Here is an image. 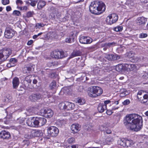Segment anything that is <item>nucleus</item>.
Instances as JSON below:
<instances>
[{
  "label": "nucleus",
  "mask_w": 148,
  "mask_h": 148,
  "mask_svg": "<svg viewBox=\"0 0 148 148\" xmlns=\"http://www.w3.org/2000/svg\"><path fill=\"white\" fill-rule=\"evenodd\" d=\"M142 119L141 116L136 114H127L124 119V124L127 129L137 132L142 128Z\"/></svg>",
  "instance_id": "f257e3e1"
},
{
  "label": "nucleus",
  "mask_w": 148,
  "mask_h": 148,
  "mask_svg": "<svg viewBox=\"0 0 148 148\" xmlns=\"http://www.w3.org/2000/svg\"><path fill=\"white\" fill-rule=\"evenodd\" d=\"M102 93V89L98 86H93L92 88H90L88 91L89 96L93 97H96L100 96Z\"/></svg>",
  "instance_id": "f03ea898"
},
{
  "label": "nucleus",
  "mask_w": 148,
  "mask_h": 148,
  "mask_svg": "<svg viewBox=\"0 0 148 148\" xmlns=\"http://www.w3.org/2000/svg\"><path fill=\"white\" fill-rule=\"evenodd\" d=\"M42 134L41 130H29L25 135L27 138H31L35 137H39Z\"/></svg>",
  "instance_id": "7ed1b4c3"
},
{
  "label": "nucleus",
  "mask_w": 148,
  "mask_h": 148,
  "mask_svg": "<svg viewBox=\"0 0 148 148\" xmlns=\"http://www.w3.org/2000/svg\"><path fill=\"white\" fill-rule=\"evenodd\" d=\"M49 87L50 92H49V94L47 92H45L44 94L46 95V96H45V97H47L49 98L56 92V81L54 80L53 81L50 83Z\"/></svg>",
  "instance_id": "20e7f679"
},
{
  "label": "nucleus",
  "mask_w": 148,
  "mask_h": 148,
  "mask_svg": "<svg viewBox=\"0 0 148 148\" xmlns=\"http://www.w3.org/2000/svg\"><path fill=\"white\" fill-rule=\"evenodd\" d=\"M118 19V16L115 13L109 14L106 18V21L109 25H111L116 23Z\"/></svg>",
  "instance_id": "39448f33"
},
{
  "label": "nucleus",
  "mask_w": 148,
  "mask_h": 148,
  "mask_svg": "<svg viewBox=\"0 0 148 148\" xmlns=\"http://www.w3.org/2000/svg\"><path fill=\"white\" fill-rule=\"evenodd\" d=\"M50 56L52 58L58 59L63 58L64 57V53L63 51L55 50L51 52Z\"/></svg>",
  "instance_id": "423d86ee"
},
{
  "label": "nucleus",
  "mask_w": 148,
  "mask_h": 148,
  "mask_svg": "<svg viewBox=\"0 0 148 148\" xmlns=\"http://www.w3.org/2000/svg\"><path fill=\"white\" fill-rule=\"evenodd\" d=\"M48 134L51 137L56 136L59 133V130L56 127L54 126H51L47 129Z\"/></svg>",
  "instance_id": "0eeeda50"
},
{
  "label": "nucleus",
  "mask_w": 148,
  "mask_h": 148,
  "mask_svg": "<svg viewBox=\"0 0 148 148\" xmlns=\"http://www.w3.org/2000/svg\"><path fill=\"white\" fill-rule=\"evenodd\" d=\"M63 106L62 109L64 111L70 110L74 109L75 104L74 103L68 102H65L64 103H60L59 106Z\"/></svg>",
  "instance_id": "6e6552de"
},
{
  "label": "nucleus",
  "mask_w": 148,
  "mask_h": 148,
  "mask_svg": "<svg viewBox=\"0 0 148 148\" xmlns=\"http://www.w3.org/2000/svg\"><path fill=\"white\" fill-rule=\"evenodd\" d=\"M46 122V119L43 117H36L35 119V123L36 126H42L44 125Z\"/></svg>",
  "instance_id": "1a4fd4ad"
},
{
  "label": "nucleus",
  "mask_w": 148,
  "mask_h": 148,
  "mask_svg": "<svg viewBox=\"0 0 148 148\" xmlns=\"http://www.w3.org/2000/svg\"><path fill=\"white\" fill-rule=\"evenodd\" d=\"M15 32V31L13 29L9 28H7L5 32L4 36L6 38H11L14 36Z\"/></svg>",
  "instance_id": "9d476101"
},
{
  "label": "nucleus",
  "mask_w": 148,
  "mask_h": 148,
  "mask_svg": "<svg viewBox=\"0 0 148 148\" xmlns=\"http://www.w3.org/2000/svg\"><path fill=\"white\" fill-rule=\"evenodd\" d=\"M97 7V10L98 12H100V13H101L104 12L106 9V6L105 3L102 1L96 2Z\"/></svg>",
  "instance_id": "9b49d317"
},
{
  "label": "nucleus",
  "mask_w": 148,
  "mask_h": 148,
  "mask_svg": "<svg viewBox=\"0 0 148 148\" xmlns=\"http://www.w3.org/2000/svg\"><path fill=\"white\" fill-rule=\"evenodd\" d=\"M43 116L46 118H51L53 114V112L52 110L48 108H44L42 112Z\"/></svg>",
  "instance_id": "f8f14e48"
},
{
  "label": "nucleus",
  "mask_w": 148,
  "mask_h": 148,
  "mask_svg": "<svg viewBox=\"0 0 148 148\" xmlns=\"http://www.w3.org/2000/svg\"><path fill=\"white\" fill-rule=\"evenodd\" d=\"M136 68V65L133 64L125 63L124 64V71L129 72L135 70Z\"/></svg>",
  "instance_id": "ddd939ff"
},
{
  "label": "nucleus",
  "mask_w": 148,
  "mask_h": 148,
  "mask_svg": "<svg viewBox=\"0 0 148 148\" xmlns=\"http://www.w3.org/2000/svg\"><path fill=\"white\" fill-rule=\"evenodd\" d=\"M97 5L96 2H92L89 6V10L92 14H98V13H99L97 10Z\"/></svg>",
  "instance_id": "4468645a"
},
{
  "label": "nucleus",
  "mask_w": 148,
  "mask_h": 148,
  "mask_svg": "<svg viewBox=\"0 0 148 148\" xmlns=\"http://www.w3.org/2000/svg\"><path fill=\"white\" fill-rule=\"evenodd\" d=\"M42 98L41 94L39 93L32 94L29 97V99L32 101H36Z\"/></svg>",
  "instance_id": "2eb2a0df"
},
{
  "label": "nucleus",
  "mask_w": 148,
  "mask_h": 148,
  "mask_svg": "<svg viewBox=\"0 0 148 148\" xmlns=\"http://www.w3.org/2000/svg\"><path fill=\"white\" fill-rule=\"evenodd\" d=\"M0 138L3 139L8 140L11 138V135L9 132L5 130L0 132Z\"/></svg>",
  "instance_id": "dca6fc26"
},
{
  "label": "nucleus",
  "mask_w": 148,
  "mask_h": 148,
  "mask_svg": "<svg viewBox=\"0 0 148 148\" xmlns=\"http://www.w3.org/2000/svg\"><path fill=\"white\" fill-rule=\"evenodd\" d=\"M32 65L31 64L25 65L22 68L23 72L24 74H30L32 72Z\"/></svg>",
  "instance_id": "f3484780"
},
{
  "label": "nucleus",
  "mask_w": 148,
  "mask_h": 148,
  "mask_svg": "<svg viewBox=\"0 0 148 148\" xmlns=\"http://www.w3.org/2000/svg\"><path fill=\"white\" fill-rule=\"evenodd\" d=\"M80 42L83 44H90L92 42L89 37L87 36H82L79 38Z\"/></svg>",
  "instance_id": "a211bd4d"
},
{
  "label": "nucleus",
  "mask_w": 148,
  "mask_h": 148,
  "mask_svg": "<svg viewBox=\"0 0 148 148\" xmlns=\"http://www.w3.org/2000/svg\"><path fill=\"white\" fill-rule=\"evenodd\" d=\"M80 127L78 124H73L71 127L72 133L73 134L78 132L80 130Z\"/></svg>",
  "instance_id": "6ab92c4d"
},
{
  "label": "nucleus",
  "mask_w": 148,
  "mask_h": 148,
  "mask_svg": "<svg viewBox=\"0 0 148 148\" xmlns=\"http://www.w3.org/2000/svg\"><path fill=\"white\" fill-rule=\"evenodd\" d=\"M140 102L145 105H148V94H145L142 97H139Z\"/></svg>",
  "instance_id": "aec40b11"
},
{
  "label": "nucleus",
  "mask_w": 148,
  "mask_h": 148,
  "mask_svg": "<svg viewBox=\"0 0 148 148\" xmlns=\"http://www.w3.org/2000/svg\"><path fill=\"white\" fill-rule=\"evenodd\" d=\"M35 119L34 117H30L27 119L26 121V123L27 125L31 127L36 126L35 123Z\"/></svg>",
  "instance_id": "412c9836"
},
{
  "label": "nucleus",
  "mask_w": 148,
  "mask_h": 148,
  "mask_svg": "<svg viewBox=\"0 0 148 148\" xmlns=\"http://www.w3.org/2000/svg\"><path fill=\"white\" fill-rule=\"evenodd\" d=\"M127 56L132 62H135L137 60V59L136 57L135 53L132 52L130 51L127 54Z\"/></svg>",
  "instance_id": "4be33fe9"
},
{
  "label": "nucleus",
  "mask_w": 148,
  "mask_h": 148,
  "mask_svg": "<svg viewBox=\"0 0 148 148\" xmlns=\"http://www.w3.org/2000/svg\"><path fill=\"white\" fill-rule=\"evenodd\" d=\"M13 88L14 89H16L18 87L20 83L19 79L17 77H15L13 79Z\"/></svg>",
  "instance_id": "5701e85b"
},
{
  "label": "nucleus",
  "mask_w": 148,
  "mask_h": 148,
  "mask_svg": "<svg viewBox=\"0 0 148 148\" xmlns=\"http://www.w3.org/2000/svg\"><path fill=\"white\" fill-rule=\"evenodd\" d=\"M147 19L143 17L138 18L137 23L139 25H144L146 23Z\"/></svg>",
  "instance_id": "b1692460"
},
{
  "label": "nucleus",
  "mask_w": 148,
  "mask_h": 148,
  "mask_svg": "<svg viewBox=\"0 0 148 148\" xmlns=\"http://www.w3.org/2000/svg\"><path fill=\"white\" fill-rule=\"evenodd\" d=\"M97 109L99 112L102 113L107 109V106L103 103H100L98 105Z\"/></svg>",
  "instance_id": "393cba45"
},
{
  "label": "nucleus",
  "mask_w": 148,
  "mask_h": 148,
  "mask_svg": "<svg viewBox=\"0 0 148 148\" xmlns=\"http://www.w3.org/2000/svg\"><path fill=\"white\" fill-rule=\"evenodd\" d=\"M126 138H119L117 141L118 145L124 147Z\"/></svg>",
  "instance_id": "a878e982"
},
{
  "label": "nucleus",
  "mask_w": 148,
  "mask_h": 148,
  "mask_svg": "<svg viewBox=\"0 0 148 148\" xmlns=\"http://www.w3.org/2000/svg\"><path fill=\"white\" fill-rule=\"evenodd\" d=\"M134 144L133 141L131 139L126 138L124 147L128 148L131 147Z\"/></svg>",
  "instance_id": "bb28decb"
},
{
  "label": "nucleus",
  "mask_w": 148,
  "mask_h": 148,
  "mask_svg": "<svg viewBox=\"0 0 148 148\" xmlns=\"http://www.w3.org/2000/svg\"><path fill=\"white\" fill-rule=\"evenodd\" d=\"M105 58L109 60H114L117 59L116 55L110 53L106 55Z\"/></svg>",
  "instance_id": "cd10ccee"
},
{
  "label": "nucleus",
  "mask_w": 148,
  "mask_h": 148,
  "mask_svg": "<svg viewBox=\"0 0 148 148\" xmlns=\"http://www.w3.org/2000/svg\"><path fill=\"white\" fill-rule=\"evenodd\" d=\"M66 121L64 120H57L56 122L57 125L58 127H61L62 126H64L65 124L66 123Z\"/></svg>",
  "instance_id": "c85d7f7f"
},
{
  "label": "nucleus",
  "mask_w": 148,
  "mask_h": 148,
  "mask_svg": "<svg viewBox=\"0 0 148 148\" xmlns=\"http://www.w3.org/2000/svg\"><path fill=\"white\" fill-rule=\"evenodd\" d=\"M46 4V2L42 0L39 1L37 4V8L39 10H41Z\"/></svg>",
  "instance_id": "c756f323"
},
{
  "label": "nucleus",
  "mask_w": 148,
  "mask_h": 148,
  "mask_svg": "<svg viewBox=\"0 0 148 148\" xmlns=\"http://www.w3.org/2000/svg\"><path fill=\"white\" fill-rule=\"evenodd\" d=\"M2 52L4 57L3 59V60L5 61L8 58L10 54L7 50H4Z\"/></svg>",
  "instance_id": "7c9ffc66"
},
{
  "label": "nucleus",
  "mask_w": 148,
  "mask_h": 148,
  "mask_svg": "<svg viewBox=\"0 0 148 148\" xmlns=\"http://www.w3.org/2000/svg\"><path fill=\"white\" fill-rule=\"evenodd\" d=\"M115 69L117 71L119 72L124 71V65L121 64H118L116 66Z\"/></svg>",
  "instance_id": "2f4dec72"
},
{
  "label": "nucleus",
  "mask_w": 148,
  "mask_h": 148,
  "mask_svg": "<svg viewBox=\"0 0 148 148\" xmlns=\"http://www.w3.org/2000/svg\"><path fill=\"white\" fill-rule=\"evenodd\" d=\"M81 54V53L79 51H73L71 54L72 57L80 56Z\"/></svg>",
  "instance_id": "473e14b6"
},
{
  "label": "nucleus",
  "mask_w": 148,
  "mask_h": 148,
  "mask_svg": "<svg viewBox=\"0 0 148 148\" xmlns=\"http://www.w3.org/2000/svg\"><path fill=\"white\" fill-rule=\"evenodd\" d=\"M34 14V12L33 11H29L27 12L26 15L24 16L25 17L27 18H29L33 17Z\"/></svg>",
  "instance_id": "72a5a7b5"
},
{
  "label": "nucleus",
  "mask_w": 148,
  "mask_h": 148,
  "mask_svg": "<svg viewBox=\"0 0 148 148\" xmlns=\"http://www.w3.org/2000/svg\"><path fill=\"white\" fill-rule=\"evenodd\" d=\"M32 77V75H29L27 76L25 78V81H26L28 83H31L32 81V80L31 79Z\"/></svg>",
  "instance_id": "f704fd0d"
},
{
  "label": "nucleus",
  "mask_w": 148,
  "mask_h": 148,
  "mask_svg": "<svg viewBox=\"0 0 148 148\" xmlns=\"http://www.w3.org/2000/svg\"><path fill=\"white\" fill-rule=\"evenodd\" d=\"M128 94V92L125 89H123V91L121 92L120 96L121 97H125Z\"/></svg>",
  "instance_id": "c9c22d12"
},
{
  "label": "nucleus",
  "mask_w": 148,
  "mask_h": 148,
  "mask_svg": "<svg viewBox=\"0 0 148 148\" xmlns=\"http://www.w3.org/2000/svg\"><path fill=\"white\" fill-rule=\"evenodd\" d=\"M115 42H113L111 43H105L102 45L103 47H106L108 48H109L111 46L115 44Z\"/></svg>",
  "instance_id": "e433bc0d"
},
{
  "label": "nucleus",
  "mask_w": 148,
  "mask_h": 148,
  "mask_svg": "<svg viewBox=\"0 0 148 148\" xmlns=\"http://www.w3.org/2000/svg\"><path fill=\"white\" fill-rule=\"evenodd\" d=\"M123 29V27L122 26H119L114 28V30L116 32H121L122 30Z\"/></svg>",
  "instance_id": "4c0bfd02"
},
{
  "label": "nucleus",
  "mask_w": 148,
  "mask_h": 148,
  "mask_svg": "<svg viewBox=\"0 0 148 148\" xmlns=\"http://www.w3.org/2000/svg\"><path fill=\"white\" fill-rule=\"evenodd\" d=\"M75 139L73 137L69 138L67 140V142L69 144H73L75 142Z\"/></svg>",
  "instance_id": "58836bf2"
},
{
  "label": "nucleus",
  "mask_w": 148,
  "mask_h": 148,
  "mask_svg": "<svg viewBox=\"0 0 148 148\" xmlns=\"http://www.w3.org/2000/svg\"><path fill=\"white\" fill-rule=\"evenodd\" d=\"M23 143L24 146H28L30 144V141L28 140H24L23 141Z\"/></svg>",
  "instance_id": "ea45409f"
},
{
  "label": "nucleus",
  "mask_w": 148,
  "mask_h": 148,
  "mask_svg": "<svg viewBox=\"0 0 148 148\" xmlns=\"http://www.w3.org/2000/svg\"><path fill=\"white\" fill-rule=\"evenodd\" d=\"M86 101L85 99L82 98H80L77 100V102L80 104V105H83L85 102Z\"/></svg>",
  "instance_id": "a19ab883"
},
{
  "label": "nucleus",
  "mask_w": 148,
  "mask_h": 148,
  "mask_svg": "<svg viewBox=\"0 0 148 148\" xmlns=\"http://www.w3.org/2000/svg\"><path fill=\"white\" fill-rule=\"evenodd\" d=\"M17 62V60L15 58H12L10 60V64H12L13 65L15 63Z\"/></svg>",
  "instance_id": "79ce46f5"
},
{
  "label": "nucleus",
  "mask_w": 148,
  "mask_h": 148,
  "mask_svg": "<svg viewBox=\"0 0 148 148\" xmlns=\"http://www.w3.org/2000/svg\"><path fill=\"white\" fill-rule=\"evenodd\" d=\"M13 14L18 16H21V12L18 10H15L13 12Z\"/></svg>",
  "instance_id": "37998d69"
},
{
  "label": "nucleus",
  "mask_w": 148,
  "mask_h": 148,
  "mask_svg": "<svg viewBox=\"0 0 148 148\" xmlns=\"http://www.w3.org/2000/svg\"><path fill=\"white\" fill-rule=\"evenodd\" d=\"M1 3L4 5H6L10 3L9 0H1Z\"/></svg>",
  "instance_id": "c03bdc74"
},
{
  "label": "nucleus",
  "mask_w": 148,
  "mask_h": 148,
  "mask_svg": "<svg viewBox=\"0 0 148 148\" xmlns=\"http://www.w3.org/2000/svg\"><path fill=\"white\" fill-rule=\"evenodd\" d=\"M147 36V34L145 33H141L140 34L139 37L140 38H143L146 37Z\"/></svg>",
  "instance_id": "a18cd8bd"
},
{
  "label": "nucleus",
  "mask_w": 148,
  "mask_h": 148,
  "mask_svg": "<svg viewBox=\"0 0 148 148\" xmlns=\"http://www.w3.org/2000/svg\"><path fill=\"white\" fill-rule=\"evenodd\" d=\"M37 2V1H31V2L30 3V4L33 7H34L36 6Z\"/></svg>",
  "instance_id": "49530a36"
},
{
  "label": "nucleus",
  "mask_w": 148,
  "mask_h": 148,
  "mask_svg": "<svg viewBox=\"0 0 148 148\" xmlns=\"http://www.w3.org/2000/svg\"><path fill=\"white\" fill-rule=\"evenodd\" d=\"M16 4L18 5H21L23 3V2L21 0H16Z\"/></svg>",
  "instance_id": "de8ad7c7"
},
{
  "label": "nucleus",
  "mask_w": 148,
  "mask_h": 148,
  "mask_svg": "<svg viewBox=\"0 0 148 148\" xmlns=\"http://www.w3.org/2000/svg\"><path fill=\"white\" fill-rule=\"evenodd\" d=\"M142 94V92L141 91H139L137 94V98L139 101L140 99H139V97H142V96H141Z\"/></svg>",
  "instance_id": "09e8293b"
},
{
  "label": "nucleus",
  "mask_w": 148,
  "mask_h": 148,
  "mask_svg": "<svg viewBox=\"0 0 148 148\" xmlns=\"http://www.w3.org/2000/svg\"><path fill=\"white\" fill-rule=\"evenodd\" d=\"M105 132L107 134H110L111 133V130L107 127H106Z\"/></svg>",
  "instance_id": "8fccbe9b"
},
{
  "label": "nucleus",
  "mask_w": 148,
  "mask_h": 148,
  "mask_svg": "<svg viewBox=\"0 0 148 148\" xmlns=\"http://www.w3.org/2000/svg\"><path fill=\"white\" fill-rule=\"evenodd\" d=\"M130 103V101L129 100L126 99L123 101V103L124 105H126L129 104Z\"/></svg>",
  "instance_id": "3c124183"
},
{
  "label": "nucleus",
  "mask_w": 148,
  "mask_h": 148,
  "mask_svg": "<svg viewBox=\"0 0 148 148\" xmlns=\"http://www.w3.org/2000/svg\"><path fill=\"white\" fill-rule=\"evenodd\" d=\"M4 57L3 54L1 51H0V59L1 60V61H3V59Z\"/></svg>",
  "instance_id": "603ef678"
},
{
  "label": "nucleus",
  "mask_w": 148,
  "mask_h": 148,
  "mask_svg": "<svg viewBox=\"0 0 148 148\" xmlns=\"http://www.w3.org/2000/svg\"><path fill=\"white\" fill-rule=\"evenodd\" d=\"M106 113L108 115H110L112 114V110H106Z\"/></svg>",
  "instance_id": "864d4df0"
},
{
  "label": "nucleus",
  "mask_w": 148,
  "mask_h": 148,
  "mask_svg": "<svg viewBox=\"0 0 148 148\" xmlns=\"http://www.w3.org/2000/svg\"><path fill=\"white\" fill-rule=\"evenodd\" d=\"M71 38H67L65 39V42L68 43H71Z\"/></svg>",
  "instance_id": "5fc2aeb1"
},
{
  "label": "nucleus",
  "mask_w": 148,
  "mask_h": 148,
  "mask_svg": "<svg viewBox=\"0 0 148 148\" xmlns=\"http://www.w3.org/2000/svg\"><path fill=\"white\" fill-rule=\"evenodd\" d=\"M111 102V101L110 100H106L104 101V103H103V104H105V105L107 106V104L110 103Z\"/></svg>",
  "instance_id": "6e6d98bb"
},
{
  "label": "nucleus",
  "mask_w": 148,
  "mask_h": 148,
  "mask_svg": "<svg viewBox=\"0 0 148 148\" xmlns=\"http://www.w3.org/2000/svg\"><path fill=\"white\" fill-rule=\"evenodd\" d=\"M6 10L7 12H9L10 11L12 10V8L10 6H8L6 7Z\"/></svg>",
  "instance_id": "4d7b16f0"
},
{
  "label": "nucleus",
  "mask_w": 148,
  "mask_h": 148,
  "mask_svg": "<svg viewBox=\"0 0 148 148\" xmlns=\"http://www.w3.org/2000/svg\"><path fill=\"white\" fill-rule=\"evenodd\" d=\"M33 43V41L32 40H30L27 42V44L28 45H30Z\"/></svg>",
  "instance_id": "13d9d810"
},
{
  "label": "nucleus",
  "mask_w": 148,
  "mask_h": 148,
  "mask_svg": "<svg viewBox=\"0 0 148 148\" xmlns=\"http://www.w3.org/2000/svg\"><path fill=\"white\" fill-rule=\"evenodd\" d=\"M23 10L26 11L27 9V7L26 6L22 7Z\"/></svg>",
  "instance_id": "bf43d9fd"
},
{
  "label": "nucleus",
  "mask_w": 148,
  "mask_h": 148,
  "mask_svg": "<svg viewBox=\"0 0 148 148\" xmlns=\"http://www.w3.org/2000/svg\"><path fill=\"white\" fill-rule=\"evenodd\" d=\"M141 2L144 3H148V0H141Z\"/></svg>",
  "instance_id": "052dcab7"
},
{
  "label": "nucleus",
  "mask_w": 148,
  "mask_h": 148,
  "mask_svg": "<svg viewBox=\"0 0 148 148\" xmlns=\"http://www.w3.org/2000/svg\"><path fill=\"white\" fill-rule=\"evenodd\" d=\"M38 26H39L41 27H43L45 25L44 24L41 23H38Z\"/></svg>",
  "instance_id": "680f3d73"
},
{
  "label": "nucleus",
  "mask_w": 148,
  "mask_h": 148,
  "mask_svg": "<svg viewBox=\"0 0 148 148\" xmlns=\"http://www.w3.org/2000/svg\"><path fill=\"white\" fill-rule=\"evenodd\" d=\"M7 66L8 67H10L13 66L14 65L12 64H10V63H8L7 64Z\"/></svg>",
  "instance_id": "e2e57ef3"
},
{
  "label": "nucleus",
  "mask_w": 148,
  "mask_h": 148,
  "mask_svg": "<svg viewBox=\"0 0 148 148\" xmlns=\"http://www.w3.org/2000/svg\"><path fill=\"white\" fill-rule=\"evenodd\" d=\"M38 81L36 79H34L33 81V83L34 84H36L37 83Z\"/></svg>",
  "instance_id": "0e129e2a"
},
{
  "label": "nucleus",
  "mask_w": 148,
  "mask_h": 148,
  "mask_svg": "<svg viewBox=\"0 0 148 148\" xmlns=\"http://www.w3.org/2000/svg\"><path fill=\"white\" fill-rule=\"evenodd\" d=\"M37 37L38 36L37 35H34L33 36V38L34 39H35L36 38H37Z\"/></svg>",
  "instance_id": "69168bd1"
},
{
  "label": "nucleus",
  "mask_w": 148,
  "mask_h": 148,
  "mask_svg": "<svg viewBox=\"0 0 148 148\" xmlns=\"http://www.w3.org/2000/svg\"><path fill=\"white\" fill-rule=\"evenodd\" d=\"M17 8L19 9L20 10H23L22 6L17 7Z\"/></svg>",
  "instance_id": "338daca9"
},
{
  "label": "nucleus",
  "mask_w": 148,
  "mask_h": 148,
  "mask_svg": "<svg viewBox=\"0 0 148 148\" xmlns=\"http://www.w3.org/2000/svg\"><path fill=\"white\" fill-rule=\"evenodd\" d=\"M71 148H77L76 145H73L70 146Z\"/></svg>",
  "instance_id": "774afa93"
}]
</instances>
